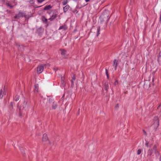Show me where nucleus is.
I'll return each instance as SVG.
<instances>
[{"mask_svg": "<svg viewBox=\"0 0 161 161\" xmlns=\"http://www.w3.org/2000/svg\"><path fill=\"white\" fill-rule=\"evenodd\" d=\"M109 16L108 12L107 10H106L103 12L99 17V19L100 21L102 22L103 21H108L110 18Z\"/></svg>", "mask_w": 161, "mask_h": 161, "instance_id": "obj_1", "label": "nucleus"}, {"mask_svg": "<svg viewBox=\"0 0 161 161\" xmlns=\"http://www.w3.org/2000/svg\"><path fill=\"white\" fill-rule=\"evenodd\" d=\"M49 66L50 65L48 63H47L46 64H44L43 65H41L38 66L37 67V72L38 73L40 74L42 72L44 69V67H46L47 66L49 67Z\"/></svg>", "mask_w": 161, "mask_h": 161, "instance_id": "obj_2", "label": "nucleus"}, {"mask_svg": "<svg viewBox=\"0 0 161 161\" xmlns=\"http://www.w3.org/2000/svg\"><path fill=\"white\" fill-rule=\"evenodd\" d=\"M60 51L61 52V54L64 58H66L68 55L66 54V51L64 49H60Z\"/></svg>", "mask_w": 161, "mask_h": 161, "instance_id": "obj_3", "label": "nucleus"}, {"mask_svg": "<svg viewBox=\"0 0 161 161\" xmlns=\"http://www.w3.org/2000/svg\"><path fill=\"white\" fill-rule=\"evenodd\" d=\"M44 31V29L42 27L38 28L36 29V33L39 35H41Z\"/></svg>", "mask_w": 161, "mask_h": 161, "instance_id": "obj_4", "label": "nucleus"}, {"mask_svg": "<svg viewBox=\"0 0 161 161\" xmlns=\"http://www.w3.org/2000/svg\"><path fill=\"white\" fill-rule=\"evenodd\" d=\"M118 64V60L116 59H114L113 61V66L114 67L115 70H116L117 69Z\"/></svg>", "mask_w": 161, "mask_h": 161, "instance_id": "obj_5", "label": "nucleus"}, {"mask_svg": "<svg viewBox=\"0 0 161 161\" xmlns=\"http://www.w3.org/2000/svg\"><path fill=\"white\" fill-rule=\"evenodd\" d=\"M154 122L153 124L155 125H157L158 127L159 125V120L158 117H155L154 119Z\"/></svg>", "mask_w": 161, "mask_h": 161, "instance_id": "obj_6", "label": "nucleus"}, {"mask_svg": "<svg viewBox=\"0 0 161 161\" xmlns=\"http://www.w3.org/2000/svg\"><path fill=\"white\" fill-rule=\"evenodd\" d=\"M57 14L55 13H53V14L49 18V20L50 21H53L57 17Z\"/></svg>", "mask_w": 161, "mask_h": 161, "instance_id": "obj_7", "label": "nucleus"}, {"mask_svg": "<svg viewBox=\"0 0 161 161\" xmlns=\"http://www.w3.org/2000/svg\"><path fill=\"white\" fill-rule=\"evenodd\" d=\"M157 61L159 64H161V51L159 52L158 56Z\"/></svg>", "mask_w": 161, "mask_h": 161, "instance_id": "obj_8", "label": "nucleus"}, {"mask_svg": "<svg viewBox=\"0 0 161 161\" xmlns=\"http://www.w3.org/2000/svg\"><path fill=\"white\" fill-rule=\"evenodd\" d=\"M48 137L47 134L45 133L43 134L42 136V141L46 142L48 140Z\"/></svg>", "mask_w": 161, "mask_h": 161, "instance_id": "obj_9", "label": "nucleus"}, {"mask_svg": "<svg viewBox=\"0 0 161 161\" xmlns=\"http://www.w3.org/2000/svg\"><path fill=\"white\" fill-rule=\"evenodd\" d=\"M52 8V6L50 5H48L45 6L43 8V10L45 11L48 10H50Z\"/></svg>", "mask_w": 161, "mask_h": 161, "instance_id": "obj_10", "label": "nucleus"}, {"mask_svg": "<svg viewBox=\"0 0 161 161\" xmlns=\"http://www.w3.org/2000/svg\"><path fill=\"white\" fill-rule=\"evenodd\" d=\"M69 8V5H66L63 8V10L64 13H66Z\"/></svg>", "mask_w": 161, "mask_h": 161, "instance_id": "obj_11", "label": "nucleus"}, {"mask_svg": "<svg viewBox=\"0 0 161 161\" xmlns=\"http://www.w3.org/2000/svg\"><path fill=\"white\" fill-rule=\"evenodd\" d=\"M104 86L105 90L106 91H108V89H109V86L108 83L107 82H105V83H104Z\"/></svg>", "mask_w": 161, "mask_h": 161, "instance_id": "obj_12", "label": "nucleus"}, {"mask_svg": "<svg viewBox=\"0 0 161 161\" xmlns=\"http://www.w3.org/2000/svg\"><path fill=\"white\" fill-rule=\"evenodd\" d=\"M65 78L64 77L61 78V83L63 86H64L65 85V82L64 81Z\"/></svg>", "mask_w": 161, "mask_h": 161, "instance_id": "obj_13", "label": "nucleus"}, {"mask_svg": "<svg viewBox=\"0 0 161 161\" xmlns=\"http://www.w3.org/2000/svg\"><path fill=\"white\" fill-rule=\"evenodd\" d=\"M42 21L45 24H47V20L44 16H42Z\"/></svg>", "mask_w": 161, "mask_h": 161, "instance_id": "obj_14", "label": "nucleus"}, {"mask_svg": "<svg viewBox=\"0 0 161 161\" xmlns=\"http://www.w3.org/2000/svg\"><path fill=\"white\" fill-rule=\"evenodd\" d=\"M67 29V28L65 25H63L60 26L58 29V30H60L61 29H63L65 30Z\"/></svg>", "mask_w": 161, "mask_h": 161, "instance_id": "obj_15", "label": "nucleus"}, {"mask_svg": "<svg viewBox=\"0 0 161 161\" xmlns=\"http://www.w3.org/2000/svg\"><path fill=\"white\" fill-rule=\"evenodd\" d=\"M57 107V103L55 102H53L52 105V108L53 109H55Z\"/></svg>", "mask_w": 161, "mask_h": 161, "instance_id": "obj_16", "label": "nucleus"}, {"mask_svg": "<svg viewBox=\"0 0 161 161\" xmlns=\"http://www.w3.org/2000/svg\"><path fill=\"white\" fill-rule=\"evenodd\" d=\"M35 92H37L38 91V85L37 84H35Z\"/></svg>", "mask_w": 161, "mask_h": 161, "instance_id": "obj_17", "label": "nucleus"}, {"mask_svg": "<svg viewBox=\"0 0 161 161\" xmlns=\"http://www.w3.org/2000/svg\"><path fill=\"white\" fill-rule=\"evenodd\" d=\"M152 149L154 152L157 151V145L156 144L155 145L153 146Z\"/></svg>", "mask_w": 161, "mask_h": 161, "instance_id": "obj_18", "label": "nucleus"}, {"mask_svg": "<svg viewBox=\"0 0 161 161\" xmlns=\"http://www.w3.org/2000/svg\"><path fill=\"white\" fill-rule=\"evenodd\" d=\"M18 48L19 50H20L21 51H22L24 50V46L23 45H19Z\"/></svg>", "mask_w": 161, "mask_h": 161, "instance_id": "obj_19", "label": "nucleus"}, {"mask_svg": "<svg viewBox=\"0 0 161 161\" xmlns=\"http://www.w3.org/2000/svg\"><path fill=\"white\" fill-rule=\"evenodd\" d=\"M47 103H52L53 101V99L51 97V98H48L47 99Z\"/></svg>", "mask_w": 161, "mask_h": 161, "instance_id": "obj_20", "label": "nucleus"}, {"mask_svg": "<svg viewBox=\"0 0 161 161\" xmlns=\"http://www.w3.org/2000/svg\"><path fill=\"white\" fill-rule=\"evenodd\" d=\"M68 3V0H63V2H62V5L64 6L65 5L67 4Z\"/></svg>", "mask_w": 161, "mask_h": 161, "instance_id": "obj_21", "label": "nucleus"}, {"mask_svg": "<svg viewBox=\"0 0 161 161\" xmlns=\"http://www.w3.org/2000/svg\"><path fill=\"white\" fill-rule=\"evenodd\" d=\"M100 27L99 26H98L97 27V36H98L100 34Z\"/></svg>", "mask_w": 161, "mask_h": 161, "instance_id": "obj_22", "label": "nucleus"}, {"mask_svg": "<svg viewBox=\"0 0 161 161\" xmlns=\"http://www.w3.org/2000/svg\"><path fill=\"white\" fill-rule=\"evenodd\" d=\"M18 15L19 16V17H23V16L25 17V16H24V13L22 12H19Z\"/></svg>", "mask_w": 161, "mask_h": 161, "instance_id": "obj_23", "label": "nucleus"}, {"mask_svg": "<svg viewBox=\"0 0 161 161\" xmlns=\"http://www.w3.org/2000/svg\"><path fill=\"white\" fill-rule=\"evenodd\" d=\"M14 98L15 101H17L19 99V96L16 95L15 96Z\"/></svg>", "mask_w": 161, "mask_h": 161, "instance_id": "obj_24", "label": "nucleus"}, {"mask_svg": "<svg viewBox=\"0 0 161 161\" xmlns=\"http://www.w3.org/2000/svg\"><path fill=\"white\" fill-rule=\"evenodd\" d=\"M154 153L156 155V156L157 157L159 155V153L158 150L154 152Z\"/></svg>", "mask_w": 161, "mask_h": 161, "instance_id": "obj_25", "label": "nucleus"}, {"mask_svg": "<svg viewBox=\"0 0 161 161\" xmlns=\"http://www.w3.org/2000/svg\"><path fill=\"white\" fill-rule=\"evenodd\" d=\"M3 95L2 94V90H0V98L2 99L3 97Z\"/></svg>", "mask_w": 161, "mask_h": 161, "instance_id": "obj_26", "label": "nucleus"}, {"mask_svg": "<svg viewBox=\"0 0 161 161\" xmlns=\"http://www.w3.org/2000/svg\"><path fill=\"white\" fill-rule=\"evenodd\" d=\"M19 16L18 14H16L15 16L14 17V18L15 19H19Z\"/></svg>", "mask_w": 161, "mask_h": 161, "instance_id": "obj_27", "label": "nucleus"}, {"mask_svg": "<svg viewBox=\"0 0 161 161\" xmlns=\"http://www.w3.org/2000/svg\"><path fill=\"white\" fill-rule=\"evenodd\" d=\"M142 152L141 149H138L137 151V154L138 155H140Z\"/></svg>", "mask_w": 161, "mask_h": 161, "instance_id": "obj_28", "label": "nucleus"}, {"mask_svg": "<svg viewBox=\"0 0 161 161\" xmlns=\"http://www.w3.org/2000/svg\"><path fill=\"white\" fill-rule=\"evenodd\" d=\"M105 70H106V75H107V78L108 79V78H109V75H108V70H107V69H106Z\"/></svg>", "mask_w": 161, "mask_h": 161, "instance_id": "obj_29", "label": "nucleus"}, {"mask_svg": "<svg viewBox=\"0 0 161 161\" xmlns=\"http://www.w3.org/2000/svg\"><path fill=\"white\" fill-rule=\"evenodd\" d=\"M7 5L8 6H9L10 7V8H13V6L12 5L10 4L9 3H8L7 4Z\"/></svg>", "mask_w": 161, "mask_h": 161, "instance_id": "obj_30", "label": "nucleus"}, {"mask_svg": "<svg viewBox=\"0 0 161 161\" xmlns=\"http://www.w3.org/2000/svg\"><path fill=\"white\" fill-rule=\"evenodd\" d=\"M19 150H20V151L22 153H23V152L24 151L23 148L22 147H19Z\"/></svg>", "mask_w": 161, "mask_h": 161, "instance_id": "obj_31", "label": "nucleus"}, {"mask_svg": "<svg viewBox=\"0 0 161 161\" xmlns=\"http://www.w3.org/2000/svg\"><path fill=\"white\" fill-rule=\"evenodd\" d=\"M34 0H31L29 1V3L31 4H34Z\"/></svg>", "mask_w": 161, "mask_h": 161, "instance_id": "obj_32", "label": "nucleus"}, {"mask_svg": "<svg viewBox=\"0 0 161 161\" xmlns=\"http://www.w3.org/2000/svg\"><path fill=\"white\" fill-rule=\"evenodd\" d=\"M37 2L39 3H41L44 1L45 0H37Z\"/></svg>", "mask_w": 161, "mask_h": 161, "instance_id": "obj_33", "label": "nucleus"}, {"mask_svg": "<svg viewBox=\"0 0 161 161\" xmlns=\"http://www.w3.org/2000/svg\"><path fill=\"white\" fill-rule=\"evenodd\" d=\"M72 79L71 80H75L76 77L75 76V75H74L73 76V77H72Z\"/></svg>", "mask_w": 161, "mask_h": 161, "instance_id": "obj_34", "label": "nucleus"}, {"mask_svg": "<svg viewBox=\"0 0 161 161\" xmlns=\"http://www.w3.org/2000/svg\"><path fill=\"white\" fill-rule=\"evenodd\" d=\"M148 144H149V142L147 141H146V143H145V145L147 147H148Z\"/></svg>", "mask_w": 161, "mask_h": 161, "instance_id": "obj_35", "label": "nucleus"}, {"mask_svg": "<svg viewBox=\"0 0 161 161\" xmlns=\"http://www.w3.org/2000/svg\"><path fill=\"white\" fill-rule=\"evenodd\" d=\"M159 22L161 23V14L160 15Z\"/></svg>", "mask_w": 161, "mask_h": 161, "instance_id": "obj_36", "label": "nucleus"}, {"mask_svg": "<svg viewBox=\"0 0 161 161\" xmlns=\"http://www.w3.org/2000/svg\"><path fill=\"white\" fill-rule=\"evenodd\" d=\"M115 85H116V84H118V81H117V80H116L114 82V83Z\"/></svg>", "mask_w": 161, "mask_h": 161, "instance_id": "obj_37", "label": "nucleus"}, {"mask_svg": "<svg viewBox=\"0 0 161 161\" xmlns=\"http://www.w3.org/2000/svg\"><path fill=\"white\" fill-rule=\"evenodd\" d=\"M74 80H71V85H74V81H73Z\"/></svg>", "mask_w": 161, "mask_h": 161, "instance_id": "obj_38", "label": "nucleus"}, {"mask_svg": "<svg viewBox=\"0 0 161 161\" xmlns=\"http://www.w3.org/2000/svg\"><path fill=\"white\" fill-rule=\"evenodd\" d=\"M143 132L144 133L145 135H147V133H146V131L144 130H143Z\"/></svg>", "mask_w": 161, "mask_h": 161, "instance_id": "obj_39", "label": "nucleus"}, {"mask_svg": "<svg viewBox=\"0 0 161 161\" xmlns=\"http://www.w3.org/2000/svg\"><path fill=\"white\" fill-rule=\"evenodd\" d=\"M149 152H152L153 151V149H151V148H150L149 149V150H148V151Z\"/></svg>", "mask_w": 161, "mask_h": 161, "instance_id": "obj_40", "label": "nucleus"}, {"mask_svg": "<svg viewBox=\"0 0 161 161\" xmlns=\"http://www.w3.org/2000/svg\"><path fill=\"white\" fill-rule=\"evenodd\" d=\"M153 154V152H149V154H150V155L151 156V155Z\"/></svg>", "mask_w": 161, "mask_h": 161, "instance_id": "obj_41", "label": "nucleus"}, {"mask_svg": "<svg viewBox=\"0 0 161 161\" xmlns=\"http://www.w3.org/2000/svg\"><path fill=\"white\" fill-rule=\"evenodd\" d=\"M6 93V92H4L3 93L2 92V94L3 95H5Z\"/></svg>", "mask_w": 161, "mask_h": 161, "instance_id": "obj_42", "label": "nucleus"}, {"mask_svg": "<svg viewBox=\"0 0 161 161\" xmlns=\"http://www.w3.org/2000/svg\"><path fill=\"white\" fill-rule=\"evenodd\" d=\"M159 161H161V155L160 156L159 158Z\"/></svg>", "mask_w": 161, "mask_h": 161, "instance_id": "obj_43", "label": "nucleus"}, {"mask_svg": "<svg viewBox=\"0 0 161 161\" xmlns=\"http://www.w3.org/2000/svg\"><path fill=\"white\" fill-rule=\"evenodd\" d=\"M86 2H88L90 1V0H85Z\"/></svg>", "mask_w": 161, "mask_h": 161, "instance_id": "obj_44", "label": "nucleus"}, {"mask_svg": "<svg viewBox=\"0 0 161 161\" xmlns=\"http://www.w3.org/2000/svg\"><path fill=\"white\" fill-rule=\"evenodd\" d=\"M47 13L48 14H51V13H50V12H48V11H47Z\"/></svg>", "mask_w": 161, "mask_h": 161, "instance_id": "obj_45", "label": "nucleus"}, {"mask_svg": "<svg viewBox=\"0 0 161 161\" xmlns=\"http://www.w3.org/2000/svg\"><path fill=\"white\" fill-rule=\"evenodd\" d=\"M160 106H161V104H159V106L158 107V108Z\"/></svg>", "mask_w": 161, "mask_h": 161, "instance_id": "obj_46", "label": "nucleus"}, {"mask_svg": "<svg viewBox=\"0 0 161 161\" xmlns=\"http://www.w3.org/2000/svg\"><path fill=\"white\" fill-rule=\"evenodd\" d=\"M64 97V95L61 98V99H63Z\"/></svg>", "mask_w": 161, "mask_h": 161, "instance_id": "obj_47", "label": "nucleus"}, {"mask_svg": "<svg viewBox=\"0 0 161 161\" xmlns=\"http://www.w3.org/2000/svg\"><path fill=\"white\" fill-rule=\"evenodd\" d=\"M11 106H12V103H11Z\"/></svg>", "mask_w": 161, "mask_h": 161, "instance_id": "obj_48", "label": "nucleus"}, {"mask_svg": "<svg viewBox=\"0 0 161 161\" xmlns=\"http://www.w3.org/2000/svg\"><path fill=\"white\" fill-rule=\"evenodd\" d=\"M152 144H151L150 145V147H151V146H152Z\"/></svg>", "mask_w": 161, "mask_h": 161, "instance_id": "obj_49", "label": "nucleus"}, {"mask_svg": "<svg viewBox=\"0 0 161 161\" xmlns=\"http://www.w3.org/2000/svg\"><path fill=\"white\" fill-rule=\"evenodd\" d=\"M48 26V25L47 24V25H46V27H47Z\"/></svg>", "mask_w": 161, "mask_h": 161, "instance_id": "obj_50", "label": "nucleus"}, {"mask_svg": "<svg viewBox=\"0 0 161 161\" xmlns=\"http://www.w3.org/2000/svg\"><path fill=\"white\" fill-rule=\"evenodd\" d=\"M24 154H25V153H23V155H24Z\"/></svg>", "mask_w": 161, "mask_h": 161, "instance_id": "obj_51", "label": "nucleus"}, {"mask_svg": "<svg viewBox=\"0 0 161 161\" xmlns=\"http://www.w3.org/2000/svg\"><path fill=\"white\" fill-rule=\"evenodd\" d=\"M58 69L57 68V69H56V70H57Z\"/></svg>", "mask_w": 161, "mask_h": 161, "instance_id": "obj_52", "label": "nucleus"}]
</instances>
